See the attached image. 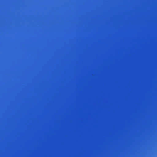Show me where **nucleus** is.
Listing matches in <instances>:
<instances>
[{"instance_id":"nucleus-1","label":"nucleus","mask_w":157,"mask_h":157,"mask_svg":"<svg viewBox=\"0 0 157 157\" xmlns=\"http://www.w3.org/2000/svg\"><path fill=\"white\" fill-rule=\"evenodd\" d=\"M80 126V125H79V126ZM80 132V130L79 129V132ZM80 137V135L79 134V137Z\"/></svg>"}]
</instances>
